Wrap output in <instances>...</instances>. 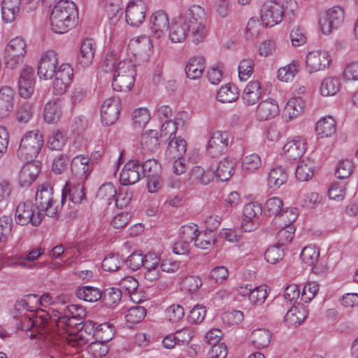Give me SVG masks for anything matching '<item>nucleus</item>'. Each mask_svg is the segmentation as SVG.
I'll use <instances>...</instances> for the list:
<instances>
[{
  "label": "nucleus",
  "instance_id": "52",
  "mask_svg": "<svg viewBox=\"0 0 358 358\" xmlns=\"http://www.w3.org/2000/svg\"><path fill=\"white\" fill-rule=\"evenodd\" d=\"M217 100L222 103H231L238 99V93L236 88L229 85L222 86L217 92Z\"/></svg>",
  "mask_w": 358,
  "mask_h": 358
},
{
  "label": "nucleus",
  "instance_id": "6",
  "mask_svg": "<svg viewBox=\"0 0 358 358\" xmlns=\"http://www.w3.org/2000/svg\"><path fill=\"white\" fill-rule=\"evenodd\" d=\"M43 145V138L39 131H29L22 136L17 156L24 161H32L40 152Z\"/></svg>",
  "mask_w": 358,
  "mask_h": 358
},
{
  "label": "nucleus",
  "instance_id": "51",
  "mask_svg": "<svg viewBox=\"0 0 358 358\" xmlns=\"http://www.w3.org/2000/svg\"><path fill=\"white\" fill-rule=\"evenodd\" d=\"M115 196L116 189L113 185L110 182L102 185L96 193L97 199L106 202L108 205L111 203L115 199Z\"/></svg>",
  "mask_w": 358,
  "mask_h": 358
},
{
  "label": "nucleus",
  "instance_id": "25",
  "mask_svg": "<svg viewBox=\"0 0 358 358\" xmlns=\"http://www.w3.org/2000/svg\"><path fill=\"white\" fill-rule=\"evenodd\" d=\"M279 113V106L275 100L268 99L262 101L257 108L256 115L259 121L272 119Z\"/></svg>",
  "mask_w": 358,
  "mask_h": 358
},
{
  "label": "nucleus",
  "instance_id": "36",
  "mask_svg": "<svg viewBox=\"0 0 358 358\" xmlns=\"http://www.w3.org/2000/svg\"><path fill=\"white\" fill-rule=\"evenodd\" d=\"M261 95V83L259 80H251L245 87L242 95L245 104L251 106L255 104Z\"/></svg>",
  "mask_w": 358,
  "mask_h": 358
},
{
  "label": "nucleus",
  "instance_id": "39",
  "mask_svg": "<svg viewBox=\"0 0 358 358\" xmlns=\"http://www.w3.org/2000/svg\"><path fill=\"white\" fill-rule=\"evenodd\" d=\"M20 0H3L1 7L3 20L8 23L15 20L20 13Z\"/></svg>",
  "mask_w": 358,
  "mask_h": 358
},
{
  "label": "nucleus",
  "instance_id": "1",
  "mask_svg": "<svg viewBox=\"0 0 358 358\" xmlns=\"http://www.w3.org/2000/svg\"><path fill=\"white\" fill-rule=\"evenodd\" d=\"M78 17L76 4L68 0L59 1L50 15L52 30L57 34H64L75 25Z\"/></svg>",
  "mask_w": 358,
  "mask_h": 358
},
{
  "label": "nucleus",
  "instance_id": "29",
  "mask_svg": "<svg viewBox=\"0 0 358 358\" xmlns=\"http://www.w3.org/2000/svg\"><path fill=\"white\" fill-rule=\"evenodd\" d=\"M85 315V310L79 305L71 304L63 308L62 320H66V328L72 327L77 324H80Z\"/></svg>",
  "mask_w": 358,
  "mask_h": 358
},
{
  "label": "nucleus",
  "instance_id": "30",
  "mask_svg": "<svg viewBox=\"0 0 358 358\" xmlns=\"http://www.w3.org/2000/svg\"><path fill=\"white\" fill-rule=\"evenodd\" d=\"M187 150V143L185 139L180 137L174 136L169 143L166 151V159L168 161L183 157Z\"/></svg>",
  "mask_w": 358,
  "mask_h": 358
},
{
  "label": "nucleus",
  "instance_id": "43",
  "mask_svg": "<svg viewBox=\"0 0 358 358\" xmlns=\"http://www.w3.org/2000/svg\"><path fill=\"white\" fill-rule=\"evenodd\" d=\"M76 296L86 302H96L101 299V292L92 286H83L76 289Z\"/></svg>",
  "mask_w": 358,
  "mask_h": 358
},
{
  "label": "nucleus",
  "instance_id": "31",
  "mask_svg": "<svg viewBox=\"0 0 358 358\" xmlns=\"http://www.w3.org/2000/svg\"><path fill=\"white\" fill-rule=\"evenodd\" d=\"M189 29L183 19L177 17L171 24L169 37L172 43H182L187 36Z\"/></svg>",
  "mask_w": 358,
  "mask_h": 358
},
{
  "label": "nucleus",
  "instance_id": "45",
  "mask_svg": "<svg viewBox=\"0 0 358 358\" xmlns=\"http://www.w3.org/2000/svg\"><path fill=\"white\" fill-rule=\"evenodd\" d=\"M341 82L338 77L328 76L324 78L320 86V93L324 96H334L340 90Z\"/></svg>",
  "mask_w": 358,
  "mask_h": 358
},
{
  "label": "nucleus",
  "instance_id": "38",
  "mask_svg": "<svg viewBox=\"0 0 358 358\" xmlns=\"http://www.w3.org/2000/svg\"><path fill=\"white\" fill-rule=\"evenodd\" d=\"M304 102L301 98H293L288 101L284 110L283 118L289 121L301 115L304 110Z\"/></svg>",
  "mask_w": 358,
  "mask_h": 358
},
{
  "label": "nucleus",
  "instance_id": "3",
  "mask_svg": "<svg viewBox=\"0 0 358 358\" xmlns=\"http://www.w3.org/2000/svg\"><path fill=\"white\" fill-rule=\"evenodd\" d=\"M185 22L191 31L192 40L198 43L202 41L207 34L206 29V17L204 9L198 5L192 6L186 12L178 16Z\"/></svg>",
  "mask_w": 358,
  "mask_h": 358
},
{
  "label": "nucleus",
  "instance_id": "9",
  "mask_svg": "<svg viewBox=\"0 0 358 358\" xmlns=\"http://www.w3.org/2000/svg\"><path fill=\"white\" fill-rule=\"evenodd\" d=\"M15 220L20 225L31 223L37 227L41 223L42 215L38 210L36 213L35 206L31 201H21L16 206Z\"/></svg>",
  "mask_w": 358,
  "mask_h": 358
},
{
  "label": "nucleus",
  "instance_id": "7",
  "mask_svg": "<svg viewBox=\"0 0 358 358\" xmlns=\"http://www.w3.org/2000/svg\"><path fill=\"white\" fill-rule=\"evenodd\" d=\"M106 329L109 330L110 332L111 331L109 326L107 324H100L96 327L95 323L88 321L83 324L78 334L71 336L70 338L66 337L64 342L66 341L68 345L73 348H82L89 343L93 338L94 336L103 339V336H101V333Z\"/></svg>",
  "mask_w": 358,
  "mask_h": 358
},
{
  "label": "nucleus",
  "instance_id": "44",
  "mask_svg": "<svg viewBox=\"0 0 358 358\" xmlns=\"http://www.w3.org/2000/svg\"><path fill=\"white\" fill-rule=\"evenodd\" d=\"M122 292L120 289L115 287H108L101 292V302L109 308H114L120 301Z\"/></svg>",
  "mask_w": 358,
  "mask_h": 358
},
{
  "label": "nucleus",
  "instance_id": "13",
  "mask_svg": "<svg viewBox=\"0 0 358 358\" xmlns=\"http://www.w3.org/2000/svg\"><path fill=\"white\" fill-rule=\"evenodd\" d=\"M229 142V134L227 131H217L213 132L206 146L208 155L215 158L224 154L227 150Z\"/></svg>",
  "mask_w": 358,
  "mask_h": 358
},
{
  "label": "nucleus",
  "instance_id": "50",
  "mask_svg": "<svg viewBox=\"0 0 358 358\" xmlns=\"http://www.w3.org/2000/svg\"><path fill=\"white\" fill-rule=\"evenodd\" d=\"M313 162L310 159L302 161L296 169V178L300 181H307L313 176Z\"/></svg>",
  "mask_w": 358,
  "mask_h": 358
},
{
  "label": "nucleus",
  "instance_id": "40",
  "mask_svg": "<svg viewBox=\"0 0 358 358\" xmlns=\"http://www.w3.org/2000/svg\"><path fill=\"white\" fill-rule=\"evenodd\" d=\"M236 162L234 159L227 157L220 161L216 170L215 176L221 181H227L234 173Z\"/></svg>",
  "mask_w": 358,
  "mask_h": 358
},
{
  "label": "nucleus",
  "instance_id": "28",
  "mask_svg": "<svg viewBox=\"0 0 358 358\" xmlns=\"http://www.w3.org/2000/svg\"><path fill=\"white\" fill-rule=\"evenodd\" d=\"M95 43L92 38L85 39L80 48V52L78 55L77 61L83 67L89 66L94 59L95 52Z\"/></svg>",
  "mask_w": 358,
  "mask_h": 358
},
{
  "label": "nucleus",
  "instance_id": "21",
  "mask_svg": "<svg viewBox=\"0 0 358 358\" xmlns=\"http://www.w3.org/2000/svg\"><path fill=\"white\" fill-rule=\"evenodd\" d=\"M141 164L137 160L129 161L123 167L120 175V182L122 185H129L137 182L142 176Z\"/></svg>",
  "mask_w": 358,
  "mask_h": 358
},
{
  "label": "nucleus",
  "instance_id": "57",
  "mask_svg": "<svg viewBox=\"0 0 358 358\" xmlns=\"http://www.w3.org/2000/svg\"><path fill=\"white\" fill-rule=\"evenodd\" d=\"M320 257L319 250L315 246H306L302 250L300 257L303 262L308 266L314 265Z\"/></svg>",
  "mask_w": 358,
  "mask_h": 358
},
{
  "label": "nucleus",
  "instance_id": "48",
  "mask_svg": "<svg viewBox=\"0 0 358 358\" xmlns=\"http://www.w3.org/2000/svg\"><path fill=\"white\" fill-rule=\"evenodd\" d=\"M141 175L147 178L152 177H161L162 168L159 163L154 159L146 160L141 165Z\"/></svg>",
  "mask_w": 358,
  "mask_h": 358
},
{
  "label": "nucleus",
  "instance_id": "15",
  "mask_svg": "<svg viewBox=\"0 0 358 358\" xmlns=\"http://www.w3.org/2000/svg\"><path fill=\"white\" fill-rule=\"evenodd\" d=\"M146 3L143 0L130 1L126 9V21L132 27H138L145 18Z\"/></svg>",
  "mask_w": 358,
  "mask_h": 358
},
{
  "label": "nucleus",
  "instance_id": "4",
  "mask_svg": "<svg viewBox=\"0 0 358 358\" xmlns=\"http://www.w3.org/2000/svg\"><path fill=\"white\" fill-rule=\"evenodd\" d=\"M296 8L294 0H287L286 6L275 1L265 2L261 10V20L265 27H273L280 23L285 13H292Z\"/></svg>",
  "mask_w": 358,
  "mask_h": 358
},
{
  "label": "nucleus",
  "instance_id": "12",
  "mask_svg": "<svg viewBox=\"0 0 358 358\" xmlns=\"http://www.w3.org/2000/svg\"><path fill=\"white\" fill-rule=\"evenodd\" d=\"M52 83L53 93L56 95L64 94L70 87L73 78V69L69 64H62L56 69Z\"/></svg>",
  "mask_w": 358,
  "mask_h": 358
},
{
  "label": "nucleus",
  "instance_id": "56",
  "mask_svg": "<svg viewBox=\"0 0 358 358\" xmlns=\"http://www.w3.org/2000/svg\"><path fill=\"white\" fill-rule=\"evenodd\" d=\"M50 312V322L51 324V327L55 329V327H57L58 331L57 332H60V331H66V324L67 322L66 320H62L63 317V309L57 310L50 308L49 310Z\"/></svg>",
  "mask_w": 358,
  "mask_h": 358
},
{
  "label": "nucleus",
  "instance_id": "42",
  "mask_svg": "<svg viewBox=\"0 0 358 358\" xmlns=\"http://www.w3.org/2000/svg\"><path fill=\"white\" fill-rule=\"evenodd\" d=\"M316 132L321 138L329 137L336 131V123L330 116L320 120L316 124Z\"/></svg>",
  "mask_w": 358,
  "mask_h": 358
},
{
  "label": "nucleus",
  "instance_id": "41",
  "mask_svg": "<svg viewBox=\"0 0 358 358\" xmlns=\"http://www.w3.org/2000/svg\"><path fill=\"white\" fill-rule=\"evenodd\" d=\"M287 180V173L282 166L271 169L267 177V185L271 189H278Z\"/></svg>",
  "mask_w": 358,
  "mask_h": 358
},
{
  "label": "nucleus",
  "instance_id": "32",
  "mask_svg": "<svg viewBox=\"0 0 358 358\" xmlns=\"http://www.w3.org/2000/svg\"><path fill=\"white\" fill-rule=\"evenodd\" d=\"M159 145V136L157 130H150L143 134L141 138V151L142 154L155 152Z\"/></svg>",
  "mask_w": 358,
  "mask_h": 358
},
{
  "label": "nucleus",
  "instance_id": "62",
  "mask_svg": "<svg viewBox=\"0 0 358 358\" xmlns=\"http://www.w3.org/2000/svg\"><path fill=\"white\" fill-rule=\"evenodd\" d=\"M255 63L251 59L241 61L238 66V76L241 81L247 80L254 71Z\"/></svg>",
  "mask_w": 358,
  "mask_h": 358
},
{
  "label": "nucleus",
  "instance_id": "22",
  "mask_svg": "<svg viewBox=\"0 0 358 358\" xmlns=\"http://www.w3.org/2000/svg\"><path fill=\"white\" fill-rule=\"evenodd\" d=\"M152 37L159 39L164 36L169 26L168 15L162 10L154 13L150 18Z\"/></svg>",
  "mask_w": 358,
  "mask_h": 358
},
{
  "label": "nucleus",
  "instance_id": "23",
  "mask_svg": "<svg viewBox=\"0 0 358 358\" xmlns=\"http://www.w3.org/2000/svg\"><path fill=\"white\" fill-rule=\"evenodd\" d=\"M215 177V170L213 168L204 169L200 166L193 167L189 173L188 182L193 185H207Z\"/></svg>",
  "mask_w": 358,
  "mask_h": 358
},
{
  "label": "nucleus",
  "instance_id": "14",
  "mask_svg": "<svg viewBox=\"0 0 358 358\" xmlns=\"http://www.w3.org/2000/svg\"><path fill=\"white\" fill-rule=\"evenodd\" d=\"M58 65V55L54 50L42 54L38 64V75L41 79L50 80L55 74Z\"/></svg>",
  "mask_w": 358,
  "mask_h": 358
},
{
  "label": "nucleus",
  "instance_id": "2",
  "mask_svg": "<svg viewBox=\"0 0 358 358\" xmlns=\"http://www.w3.org/2000/svg\"><path fill=\"white\" fill-rule=\"evenodd\" d=\"M34 320L38 333L43 336L45 347L54 348L55 351H59L60 346L64 343L66 336L63 335V333L57 332L51 327L50 312L42 310L38 311Z\"/></svg>",
  "mask_w": 358,
  "mask_h": 358
},
{
  "label": "nucleus",
  "instance_id": "54",
  "mask_svg": "<svg viewBox=\"0 0 358 358\" xmlns=\"http://www.w3.org/2000/svg\"><path fill=\"white\" fill-rule=\"evenodd\" d=\"M282 201L279 197H272L268 199L265 203L264 212L269 216L277 217L280 215L283 209Z\"/></svg>",
  "mask_w": 358,
  "mask_h": 358
},
{
  "label": "nucleus",
  "instance_id": "55",
  "mask_svg": "<svg viewBox=\"0 0 358 358\" xmlns=\"http://www.w3.org/2000/svg\"><path fill=\"white\" fill-rule=\"evenodd\" d=\"M65 134L59 131H55L49 136L47 142L48 147L53 150H61L66 142Z\"/></svg>",
  "mask_w": 358,
  "mask_h": 358
},
{
  "label": "nucleus",
  "instance_id": "11",
  "mask_svg": "<svg viewBox=\"0 0 358 358\" xmlns=\"http://www.w3.org/2000/svg\"><path fill=\"white\" fill-rule=\"evenodd\" d=\"M343 20V9L340 6H334L321 14L320 17L321 31L324 34L329 35L334 29H337Z\"/></svg>",
  "mask_w": 358,
  "mask_h": 358
},
{
  "label": "nucleus",
  "instance_id": "16",
  "mask_svg": "<svg viewBox=\"0 0 358 358\" xmlns=\"http://www.w3.org/2000/svg\"><path fill=\"white\" fill-rule=\"evenodd\" d=\"M36 77L34 69L28 66H24L18 79V92L21 97L29 99L35 90Z\"/></svg>",
  "mask_w": 358,
  "mask_h": 358
},
{
  "label": "nucleus",
  "instance_id": "24",
  "mask_svg": "<svg viewBox=\"0 0 358 358\" xmlns=\"http://www.w3.org/2000/svg\"><path fill=\"white\" fill-rule=\"evenodd\" d=\"M305 150V141L300 136H296L293 140L287 141L283 147L284 155L289 161L300 159Z\"/></svg>",
  "mask_w": 358,
  "mask_h": 358
},
{
  "label": "nucleus",
  "instance_id": "19",
  "mask_svg": "<svg viewBox=\"0 0 358 358\" xmlns=\"http://www.w3.org/2000/svg\"><path fill=\"white\" fill-rule=\"evenodd\" d=\"M84 182L78 181L76 184L69 181L66 183L62 192V204L69 198V201L76 204H80L86 199Z\"/></svg>",
  "mask_w": 358,
  "mask_h": 358
},
{
  "label": "nucleus",
  "instance_id": "60",
  "mask_svg": "<svg viewBox=\"0 0 358 358\" xmlns=\"http://www.w3.org/2000/svg\"><path fill=\"white\" fill-rule=\"evenodd\" d=\"M262 213V204L257 202H250L245 205L243 214L245 220H252L258 217Z\"/></svg>",
  "mask_w": 358,
  "mask_h": 358
},
{
  "label": "nucleus",
  "instance_id": "47",
  "mask_svg": "<svg viewBox=\"0 0 358 358\" xmlns=\"http://www.w3.org/2000/svg\"><path fill=\"white\" fill-rule=\"evenodd\" d=\"M194 241L196 248L202 250L208 249L215 243V234L211 229L198 231Z\"/></svg>",
  "mask_w": 358,
  "mask_h": 358
},
{
  "label": "nucleus",
  "instance_id": "59",
  "mask_svg": "<svg viewBox=\"0 0 358 358\" xmlns=\"http://www.w3.org/2000/svg\"><path fill=\"white\" fill-rule=\"evenodd\" d=\"M150 119V112L146 108L136 109L132 113V121L134 127L143 128Z\"/></svg>",
  "mask_w": 358,
  "mask_h": 358
},
{
  "label": "nucleus",
  "instance_id": "26",
  "mask_svg": "<svg viewBox=\"0 0 358 358\" xmlns=\"http://www.w3.org/2000/svg\"><path fill=\"white\" fill-rule=\"evenodd\" d=\"M308 315L307 309L302 305L292 306L285 315L284 321L289 328L300 325Z\"/></svg>",
  "mask_w": 358,
  "mask_h": 358
},
{
  "label": "nucleus",
  "instance_id": "33",
  "mask_svg": "<svg viewBox=\"0 0 358 358\" xmlns=\"http://www.w3.org/2000/svg\"><path fill=\"white\" fill-rule=\"evenodd\" d=\"M62 115V103L58 99L48 101L44 107L43 118L48 124L57 122Z\"/></svg>",
  "mask_w": 358,
  "mask_h": 358
},
{
  "label": "nucleus",
  "instance_id": "18",
  "mask_svg": "<svg viewBox=\"0 0 358 358\" xmlns=\"http://www.w3.org/2000/svg\"><path fill=\"white\" fill-rule=\"evenodd\" d=\"M331 62L328 52L324 51H313L306 56V69L309 73L322 71L329 67Z\"/></svg>",
  "mask_w": 358,
  "mask_h": 358
},
{
  "label": "nucleus",
  "instance_id": "64",
  "mask_svg": "<svg viewBox=\"0 0 358 358\" xmlns=\"http://www.w3.org/2000/svg\"><path fill=\"white\" fill-rule=\"evenodd\" d=\"M262 165L259 156L257 154H251L245 156L242 161L243 169L249 172H253Z\"/></svg>",
  "mask_w": 358,
  "mask_h": 358
},
{
  "label": "nucleus",
  "instance_id": "53",
  "mask_svg": "<svg viewBox=\"0 0 358 358\" xmlns=\"http://www.w3.org/2000/svg\"><path fill=\"white\" fill-rule=\"evenodd\" d=\"M298 71L299 66L297 63L293 62L278 69V78L282 82L287 83L294 79Z\"/></svg>",
  "mask_w": 358,
  "mask_h": 358
},
{
  "label": "nucleus",
  "instance_id": "5",
  "mask_svg": "<svg viewBox=\"0 0 358 358\" xmlns=\"http://www.w3.org/2000/svg\"><path fill=\"white\" fill-rule=\"evenodd\" d=\"M136 69L131 61H121L117 64L113 73L112 86L117 92H127L135 82Z\"/></svg>",
  "mask_w": 358,
  "mask_h": 358
},
{
  "label": "nucleus",
  "instance_id": "37",
  "mask_svg": "<svg viewBox=\"0 0 358 358\" xmlns=\"http://www.w3.org/2000/svg\"><path fill=\"white\" fill-rule=\"evenodd\" d=\"M204 62V58L202 57L190 58L185 67L187 76L192 80L201 77L205 69Z\"/></svg>",
  "mask_w": 358,
  "mask_h": 358
},
{
  "label": "nucleus",
  "instance_id": "8",
  "mask_svg": "<svg viewBox=\"0 0 358 358\" xmlns=\"http://www.w3.org/2000/svg\"><path fill=\"white\" fill-rule=\"evenodd\" d=\"M27 52V44L22 37H15L10 41L5 49V64L7 68L13 69L21 64Z\"/></svg>",
  "mask_w": 358,
  "mask_h": 358
},
{
  "label": "nucleus",
  "instance_id": "61",
  "mask_svg": "<svg viewBox=\"0 0 358 358\" xmlns=\"http://www.w3.org/2000/svg\"><path fill=\"white\" fill-rule=\"evenodd\" d=\"M146 315V310L144 307L136 306L129 309L125 318L131 324H136L141 322Z\"/></svg>",
  "mask_w": 358,
  "mask_h": 358
},
{
  "label": "nucleus",
  "instance_id": "63",
  "mask_svg": "<svg viewBox=\"0 0 358 358\" xmlns=\"http://www.w3.org/2000/svg\"><path fill=\"white\" fill-rule=\"evenodd\" d=\"M122 264V258L118 255L113 254L103 259L101 266L106 271L114 272L120 268Z\"/></svg>",
  "mask_w": 358,
  "mask_h": 358
},
{
  "label": "nucleus",
  "instance_id": "20",
  "mask_svg": "<svg viewBox=\"0 0 358 358\" xmlns=\"http://www.w3.org/2000/svg\"><path fill=\"white\" fill-rule=\"evenodd\" d=\"M89 162L88 157L84 155L73 157L71 163L72 179L84 182L90 174Z\"/></svg>",
  "mask_w": 358,
  "mask_h": 358
},
{
  "label": "nucleus",
  "instance_id": "46",
  "mask_svg": "<svg viewBox=\"0 0 358 358\" xmlns=\"http://www.w3.org/2000/svg\"><path fill=\"white\" fill-rule=\"evenodd\" d=\"M250 339L256 348L262 349L270 343L271 334L265 329H257L251 333Z\"/></svg>",
  "mask_w": 358,
  "mask_h": 358
},
{
  "label": "nucleus",
  "instance_id": "27",
  "mask_svg": "<svg viewBox=\"0 0 358 358\" xmlns=\"http://www.w3.org/2000/svg\"><path fill=\"white\" fill-rule=\"evenodd\" d=\"M39 166L32 162L27 161L21 169L18 176V182L21 187H29L37 178Z\"/></svg>",
  "mask_w": 358,
  "mask_h": 358
},
{
  "label": "nucleus",
  "instance_id": "35",
  "mask_svg": "<svg viewBox=\"0 0 358 358\" xmlns=\"http://www.w3.org/2000/svg\"><path fill=\"white\" fill-rule=\"evenodd\" d=\"M14 93L9 87L0 89V118L9 115L13 109Z\"/></svg>",
  "mask_w": 358,
  "mask_h": 358
},
{
  "label": "nucleus",
  "instance_id": "58",
  "mask_svg": "<svg viewBox=\"0 0 358 358\" xmlns=\"http://www.w3.org/2000/svg\"><path fill=\"white\" fill-rule=\"evenodd\" d=\"M34 113V107L32 103H22L16 111L17 120L20 123H27L32 117Z\"/></svg>",
  "mask_w": 358,
  "mask_h": 358
},
{
  "label": "nucleus",
  "instance_id": "17",
  "mask_svg": "<svg viewBox=\"0 0 358 358\" xmlns=\"http://www.w3.org/2000/svg\"><path fill=\"white\" fill-rule=\"evenodd\" d=\"M121 109L120 100L115 96L106 99L101 108V121L106 125L116 122Z\"/></svg>",
  "mask_w": 358,
  "mask_h": 358
},
{
  "label": "nucleus",
  "instance_id": "49",
  "mask_svg": "<svg viewBox=\"0 0 358 358\" xmlns=\"http://www.w3.org/2000/svg\"><path fill=\"white\" fill-rule=\"evenodd\" d=\"M110 339V334L106 338L102 339L101 341L90 342L87 347L89 353L94 358H101L108 352V348L106 345V341Z\"/></svg>",
  "mask_w": 358,
  "mask_h": 358
},
{
  "label": "nucleus",
  "instance_id": "34",
  "mask_svg": "<svg viewBox=\"0 0 358 358\" xmlns=\"http://www.w3.org/2000/svg\"><path fill=\"white\" fill-rule=\"evenodd\" d=\"M38 301V296L36 294H27L23 299L17 301L13 311V317L18 319L24 310L33 312L37 307Z\"/></svg>",
  "mask_w": 358,
  "mask_h": 358
},
{
  "label": "nucleus",
  "instance_id": "10",
  "mask_svg": "<svg viewBox=\"0 0 358 358\" xmlns=\"http://www.w3.org/2000/svg\"><path fill=\"white\" fill-rule=\"evenodd\" d=\"M52 194L53 189L50 185L43 184L38 187L35 196V205L41 215L42 213H45L49 217H53L57 215V208L52 206Z\"/></svg>",
  "mask_w": 358,
  "mask_h": 358
}]
</instances>
